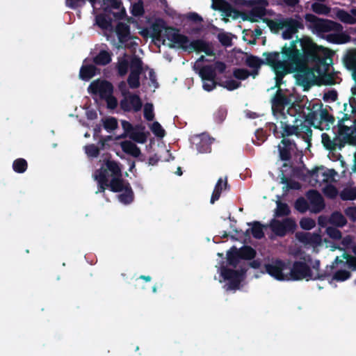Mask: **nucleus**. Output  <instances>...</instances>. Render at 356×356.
I'll use <instances>...</instances> for the list:
<instances>
[{
    "label": "nucleus",
    "mask_w": 356,
    "mask_h": 356,
    "mask_svg": "<svg viewBox=\"0 0 356 356\" xmlns=\"http://www.w3.org/2000/svg\"><path fill=\"white\" fill-rule=\"evenodd\" d=\"M317 54V44L308 36L302 37L301 47L297 53L300 66L295 72L297 83L302 86L305 90L314 84V70L308 67L307 65L311 63L314 67L316 65Z\"/></svg>",
    "instance_id": "1"
},
{
    "label": "nucleus",
    "mask_w": 356,
    "mask_h": 356,
    "mask_svg": "<svg viewBox=\"0 0 356 356\" xmlns=\"http://www.w3.org/2000/svg\"><path fill=\"white\" fill-rule=\"evenodd\" d=\"M307 26L312 32L321 35L324 33L334 31L336 33L327 34L323 36L327 42L341 44L349 42L351 40L350 36L343 33V26L341 24L330 19H321L314 14L307 13L305 15Z\"/></svg>",
    "instance_id": "2"
},
{
    "label": "nucleus",
    "mask_w": 356,
    "mask_h": 356,
    "mask_svg": "<svg viewBox=\"0 0 356 356\" xmlns=\"http://www.w3.org/2000/svg\"><path fill=\"white\" fill-rule=\"evenodd\" d=\"M300 47L301 38L297 36L295 40L286 43L280 51L264 52L263 65L270 66L275 71L280 69V67H285L299 63L297 53Z\"/></svg>",
    "instance_id": "3"
},
{
    "label": "nucleus",
    "mask_w": 356,
    "mask_h": 356,
    "mask_svg": "<svg viewBox=\"0 0 356 356\" xmlns=\"http://www.w3.org/2000/svg\"><path fill=\"white\" fill-rule=\"evenodd\" d=\"M317 62L314 70L321 77L324 85H334V76L329 73L330 67L332 65L333 51L322 45L317 44Z\"/></svg>",
    "instance_id": "4"
},
{
    "label": "nucleus",
    "mask_w": 356,
    "mask_h": 356,
    "mask_svg": "<svg viewBox=\"0 0 356 356\" xmlns=\"http://www.w3.org/2000/svg\"><path fill=\"white\" fill-rule=\"evenodd\" d=\"M307 109L309 113L305 115V121L314 128L322 130L325 127L329 129L335 122L334 116L329 113L327 108H323L321 102H309Z\"/></svg>",
    "instance_id": "5"
},
{
    "label": "nucleus",
    "mask_w": 356,
    "mask_h": 356,
    "mask_svg": "<svg viewBox=\"0 0 356 356\" xmlns=\"http://www.w3.org/2000/svg\"><path fill=\"white\" fill-rule=\"evenodd\" d=\"M274 115L277 122L280 124L282 137H289L298 132L300 119L296 108L290 107L286 110L281 109Z\"/></svg>",
    "instance_id": "6"
},
{
    "label": "nucleus",
    "mask_w": 356,
    "mask_h": 356,
    "mask_svg": "<svg viewBox=\"0 0 356 356\" xmlns=\"http://www.w3.org/2000/svg\"><path fill=\"white\" fill-rule=\"evenodd\" d=\"M311 262L312 258L309 255L305 257L304 261H295L290 270V279L294 281L312 279L313 273L307 264Z\"/></svg>",
    "instance_id": "7"
},
{
    "label": "nucleus",
    "mask_w": 356,
    "mask_h": 356,
    "mask_svg": "<svg viewBox=\"0 0 356 356\" xmlns=\"http://www.w3.org/2000/svg\"><path fill=\"white\" fill-rule=\"evenodd\" d=\"M349 120L348 113H345L343 117L338 122L337 135L340 136L342 140L346 141V144L348 143L356 146V120L353 121L350 126L345 125L343 122Z\"/></svg>",
    "instance_id": "8"
},
{
    "label": "nucleus",
    "mask_w": 356,
    "mask_h": 356,
    "mask_svg": "<svg viewBox=\"0 0 356 356\" xmlns=\"http://www.w3.org/2000/svg\"><path fill=\"white\" fill-rule=\"evenodd\" d=\"M264 268L265 271L275 279L280 281L287 280V275L283 271L289 267L284 261L280 259H273L271 262L265 264Z\"/></svg>",
    "instance_id": "9"
},
{
    "label": "nucleus",
    "mask_w": 356,
    "mask_h": 356,
    "mask_svg": "<svg viewBox=\"0 0 356 356\" xmlns=\"http://www.w3.org/2000/svg\"><path fill=\"white\" fill-rule=\"evenodd\" d=\"M245 270H234L225 266L221 268L220 275L224 280L229 281L228 288L232 290H236L239 288L242 282Z\"/></svg>",
    "instance_id": "10"
},
{
    "label": "nucleus",
    "mask_w": 356,
    "mask_h": 356,
    "mask_svg": "<svg viewBox=\"0 0 356 356\" xmlns=\"http://www.w3.org/2000/svg\"><path fill=\"white\" fill-rule=\"evenodd\" d=\"M120 107L124 112L137 113L141 110L143 102L138 95L131 92L120 100Z\"/></svg>",
    "instance_id": "11"
},
{
    "label": "nucleus",
    "mask_w": 356,
    "mask_h": 356,
    "mask_svg": "<svg viewBox=\"0 0 356 356\" xmlns=\"http://www.w3.org/2000/svg\"><path fill=\"white\" fill-rule=\"evenodd\" d=\"M272 232L278 236L283 237L288 232H293L296 227L295 221L291 218H285L282 221L273 219L270 222Z\"/></svg>",
    "instance_id": "12"
},
{
    "label": "nucleus",
    "mask_w": 356,
    "mask_h": 356,
    "mask_svg": "<svg viewBox=\"0 0 356 356\" xmlns=\"http://www.w3.org/2000/svg\"><path fill=\"white\" fill-rule=\"evenodd\" d=\"M88 91L91 94L98 95L103 99L113 94V86L106 80H97L89 85Z\"/></svg>",
    "instance_id": "13"
},
{
    "label": "nucleus",
    "mask_w": 356,
    "mask_h": 356,
    "mask_svg": "<svg viewBox=\"0 0 356 356\" xmlns=\"http://www.w3.org/2000/svg\"><path fill=\"white\" fill-rule=\"evenodd\" d=\"M250 4L252 6L247 17L243 19H248L251 22H257L259 19H261L266 14L265 6L267 5L266 0H250Z\"/></svg>",
    "instance_id": "14"
},
{
    "label": "nucleus",
    "mask_w": 356,
    "mask_h": 356,
    "mask_svg": "<svg viewBox=\"0 0 356 356\" xmlns=\"http://www.w3.org/2000/svg\"><path fill=\"white\" fill-rule=\"evenodd\" d=\"M96 175L103 174L106 176V179H108L109 177L111 178L118 176L122 177V170L120 167L119 163L110 159H106L104 161V163L102 166L97 170L95 172Z\"/></svg>",
    "instance_id": "15"
},
{
    "label": "nucleus",
    "mask_w": 356,
    "mask_h": 356,
    "mask_svg": "<svg viewBox=\"0 0 356 356\" xmlns=\"http://www.w3.org/2000/svg\"><path fill=\"white\" fill-rule=\"evenodd\" d=\"M321 143L324 148L330 152L341 150L346 145V141L342 140L337 134L331 137L327 133L321 134Z\"/></svg>",
    "instance_id": "16"
},
{
    "label": "nucleus",
    "mask_w": 356,
    "mask_h": 356,
    "mask_svg": "<svg viewBox=\"0 0 356 356\" xmlns=\"http://www.w3.org/2000/svg\"><path fill=\"white\" fill-rule=\"evenodd\" d=\"M179 32V30L178 29L168 26L166 29L165 37L170 42L177 44L178 47L184 49H187L189 39L186 35L181 34Z\"/></svg>",
    "instance_id": "17"
},
{
    "label": "nucleus",
    "mask_w": 356,
    "mask_h": 356,
    "mask_svg": "<svg viewBox=\"0 0 356 356\" xmlns=\"http://www.w3.org/2000/svg\"><path fill=\"white\" fill-rule=\"evenodd\" d=\"M280 144L277 146L280 158L283 161H289L291 159V152L296 148V144L287 137H282Z\"/></svg>",
    "instance_id": "18"
},
{
    "label": "nucleus",
    "mask_w": 356,
    "mask_h": 356,
    "mask_svg": "<svg viewBox=\"0 0 356 356\" xmlns=\"http://www.w3.org/2000/svg\"><path fill=\"white\" fill-rule=\"evenodd\" d=\"M187 50L189 52H204L207 56H214L215 53L209 42L202 39H197L188 43Z\"/></svg>",
    "instance_id": "19"
},
{
    "label": "nucleus",
    "mask_w": 356,
    "mask_h": 356,
    "mask_svg": "<svg viewBox=\"0 0 356 356\" xmlns=\"http://www.w3.org/2000/svg\"><path fill=\"white\" fill-rule=\"evenodd\" d=\"M284 25L285 30L282 32V38L284 40L292 38L293 35L298 31V29H304V25L301 21L292 17H286Z\"/></svg>",
    "instance_id": "20"
},
{
    "label": "nucleus",
    "mask_w": 356,
    "mask_h": 356,
    "mask_svg": "<svg viewBox=\"0 0 356 356\" xmlns=\"http://www.w3.org/2000/svg\"><path fill=\"white\" fill-rule=\"evenodd\" d=\"M291 98L286 95H284L282 89L277 90L272 99L273 115H276L281 109H285L284 106L291 104Z\"/></svg>",
    "instance_id": "21"
},
{
    "label": "nucleus",
    "mask_w": 356,
    "mask_h": 356,
    "mask_svg": "<svg viewBox=\"0 0 356 356\" xmlns=\"http://www.w3.org/2000/svg\"><path fill=\"white\" fill-rule=\"evenodd\" d=\"M307 197L312 205L313 212L319 213L325 208L324 199L318 191L309 190L307 193Z\"/></svg>",
    "instance_id": "22"
},
{
    "label": "nucleus",
    "mask_w": 356,
    "mask_h": 356,
    "mask_svg": "<svg viewBox=\"0 0 356 356\" xmlns=\"http://www.w3.org/2000/svg\"><path fill=\"white\" fill-rule=\"evenodd\" d=\"M299 63H296L295 65H292L288 67H280L281 68L277 70L273 71L275 74V88H277V90L282 89L281 85L284 83L283 79L284 77L289 74L294 73L295 70L298 69L299 67Z\"/></svg>",
    "instance_id": "23"
},
{
    "label": "nucleus",
    "mask_w": 356,
    "mask_h": 356,
    "mask_svg": "<svg viewBox=\"0 0 356 356\" xmlns=\"http://www.w3.org/2000/svg\"><path fill=\"white\" fill-rule=\"evenodd\" d=\"M115 33L120 43L124 44L132 38L130 26L124 22H118L116 25Z\"/></svg>",
    "instance_id": "24"
},
{
    "label": "nucleus",
    "mask_w": 356,
    "mask_h": 356,
    "mask_svg": "<svg viewBox=\"0 0 356 356\" xmlns=\"http://www.w3.org/2000/svg\"><path fill=\"white\" fill-rule=\"evenodd\" d=\"M229 188L230 186L227 182V177H225L224 180L221 177L219 178L215 185L211 197V204H214L216 201L219 200L223 189L229 190Z\"/></svg>",
    "instance_id": "25"
},
{
    "label": "nucleus",
    "mask_w": 356,
    "mask_h": 356,
    "mask_svg": "<svg viewBox=\"0 0 356 356\" xmlns=\"http://www.w3.org/2000/svg\"><path fill=\"white\" fill-rule=\"evenodd\" d=\"M343 62L347 69L352 71L353 79L356 82V49H352L347 51Z\"/></svg>",
    "instance_id": "26"
},
{
    "label": "nucleus",
    "mask_w": 356,
    "mask_h": 356,
    "mask_svg": "<svg viewBox=\"0 0 356 356\" xmlns=\"http://www.w3.org/2000/svg\"><path fill=\"white\" fill-rule=\"evenodd\" d=\"M198 142L195 144L196 149L200 153H208L211 150V138L207 134H201L196 137Z\"/></svg>",
    "instance_id": "27"
},
{
    "label": "nucleus",
    "mask_w": 356,
    "mask_h": 356,
    "mask_svg": "<svg viewBox=\"0 0 356 356\" xmlns=\"http://www.w3.org/2000/svg\"><path fill=\"white\" fill-rule=\"evenodd\" d=\"M168 26H166L165 22L163 19H157L152 25V34L151 38L157 41H161V33L163 30L166 32V29Z\"/></svg>",
    "instance_id": "28"
},
{
    "label": "nucleus",
    "mask_w": 356,
    "mask_h": 356,
    "mask_svg": "<svg viewBox=\"0 0 356 356\" xmlns=\"http://www.w3.org/2000/svg\"><path fill=\"white\" fill-rule=\"evenodd\" d=\"M112 60V53L106 50H100L92 58V62L96 65L105 66Z\"/></svg>",
    "instance_id": "29"
},
{
    "label": "nucleus",
    "mask_w": 356,
    "mask_h": 356,
    "mask_svg": "<svg viewBox=\"0 0 356 356\" xmlns=\"http://www.w3.org/2000/svg\"><path fill=\"white\" fill-rule=\"evenodd\" d=\"M122 151L134 157H138L141 154L140 148L130 140H124L120 143Z\"/></svg>",
    "instance_id": "30"
},
{
    "label": "nucleus",
    "mask_w": 356,
    "mask_h": 356,
    "mask_svg": "<svg viewBox=\"0 0 356 356\" xmlns=\"http://www.w3.org/2000/svg\"><path fill=\"white\" fill-rule=\"evenodd\" d=\"M97 70V68L94 65H83L80 68L79 77L81 80L89 81L96 74Z\"/></svg>",
    "instance_id": "31"
},
{
    "label": "nucleus",
    "mask_w": 356,
    "mask_h": 356,
    "mask_svg": "<svg viewBox=\"0 0 356 356\" xmlns=\"http://www.w3.org/2000/svg\"><path fill=\"white\" fill-rule=\"evenodd\" d=\"M199 75L203 81H213L216 80V72L212 65H207L199 70Z\"/></svg>",
    "instance_id": "32"
},
{
    "label": "nucleus",
    "mask_w": 356,
    "mask_h": 356,
    "mask_svg": "<svg viewBox=\"0 0 356 356\" xmlns=\"http://www.w3.org/2000/svg\"><path fill=\"white\" fill-rule=\"evenodd\" d=\"M127 181L124 180L122 177H114L108 181L109 188L112 192H122L127 187Z\"/></svg>",
    "instance_id": "33"
},
{
    "label": "nucleus",
    "mask_w": 356,
    "mask_h": 356,
    "mask_svg": "<svg viewBox=\"0 0 356 356\" xmlns=\"http://www.w3.org/2000/svg\"><path fill=\"white\" fill-rule=\"evenodd\" d=\"M271 31L277 33L280 30L284 29L286 18L270 19L268 18L263 19Z\"/></svg>",
    "instance_id": "34"
},
{
    "label": "nucleus",
    "mask_w": 356,
    "mask_h": 356,
    "mask_svg": "<svg viewBox=\"0 0 356 356\" xmlns=\"http://www.w3.org/2000/svg\"><path fill=\"white\" fill-rule=\"evenodd\" d=\"M122 127L124 130V133L122 134L120 136H118L115 137L116 140H120L122 138H125L127 137H129V134H132L135 129H143L144 127L136 125V127H134L127 120H122L121 121Z\"/></svg>",
    "instance_id": "35"
},
{
    "label": "nucleus",
    "mask_w": 356,
    "mask_h": 356,
    "mask_svg": "<svg viewBox=\"0 0 356 356\" xmlns=\"http://www.w3.org/2000/svg\"><path fill=\"white\" fill-rule=\"evenodd\" d=\"M248 225H251L252 227L250 229H248L246 233H248L250 231L252 236L256 239H261L264 237V232L263 230L264 225H263L260 222L254 221L251 223H248Z\"/></svg>",
    "instance_id": "36"
},
{
    "label": "nucleus",
    "mask_w": 356,
    "mask_h": 356,
    "mask_svg": "<svg viewBox=\"0 0 356 356\" xmlns=\"http://www.w3.org/2000/svg\"><path fill=\"white\" fill-rule=\"evenodd\" d=\"M122 192L118 195V199L122 203L128 204L133 202L134 194L129 183H127V187Z\"/></svg>",
    "instance_id": "37"
},
{
    "label": "nucleus",
    "mask_w": 356,
    "mask_h": 356,
    "mask_svg": "<svg viewBox=\"0 0 356 356\" xmlns=\"http://www.w3.org/2000/svg\"><path fill=\"white\" fill-rule=\"evenodd\" d=\"M211 8L215 10H219L225 14L227 12L230 14L233 10L232 6L225 0H213Z\"/></svg>",
    "instance_id": "38"
},
{
    "label": "nucleus",
    "mask_w": 356,
    "mask_h": 356,
    "mask_svg": "<svg viewBox=\"0 0 356 356\" xmlns=\"http://www.w3.org/2000/svg\"><path fill=\"white\" fill-rule=\"evenodd\" d=\"M329 222L338 227H343L347 224L346 218L340 211H334L330 217Z\"/></svg>",
    "instance_id": "39"
},
{
    "label": "nucleus",
    "mask_w": 356,
    "mask_h": 356,
    "mask_svg": "<svg viewBox=\"0 0 356 356\" xmlns=\"http://www.w3.org/2000/svg\"><path fill=\"white\" fill-rule=\"evenodd\" d=\"M227 256L228 264L234 268H236L238 266L240 259H241L238 249L234 246L227 252Z\"/></svg>",
    "instance_id": "40"
},
{
    "label": "nucleus",
    "mask_w": 356,
    "mask_h": 356,
    "mask_svg": "<svg viewBox=\"0 0 356 356\" xmlns=\"http://www.w3.org/2000/svg\"><path fill=\"white\" fill-rule=\"evenodd\" d=\"M241 259L251 260L253 259L257 254L256 250L249 245H244L238 249Z\"/></svg>",
    "instance_id": "41"
},
{
    "label": "nucleus",
    "mask_w": 356,
    "mask_h": 356,
    "mask_svg": "<svg viewBox=\"0 0 356 356\" xmlns=\"http://www.w3.org/2000/svg\"><path fill=\"white\" fill-rule=\"evenodd\" d=\"M337 18L343 23L348 24H354L356 23V18L348 12L344 10H339L337 13Z\"/></svg>",
    "instance_id": "42"
},
{
    "label": "nucleus",
    "mask_w": 356,
    "mask_h": 356,
    "mask_svg": "<svg viewBox=\"0 0 356 356\" xmlns=\"http://www.w3.org/2000/svg\"><path fill=\"white\" fill-rule=\"evenodd\" d=\"M143 63L140 58L137 56H132L129 63L130 72L141 74L143 70Z\"/></svg>",
    "instance_id": "43"
},
{
    "label": "nucleus",
    "mask_w": 356,
    "mask_h": 356,
    "mask_svg": "<svg viewBox=\"0 0 356 356\" xmlns=\"http://www.w3.org/2000/svg\"><path fill=\"white\" fill-rule=\"evenodd\" d=\"M129 67V63L125 57L118 58L116 69L120 76H125L128 72Z\"/></svg>",
    "instance_id": "44"
},
{
    "label": "nucleus",
    "mask_w": 356,
    "mask_h": 356,
    "mask_svg": "<svg viewBox=\"0 0 356 356\" xmlns=\"http://www.w3.org/2000/svg\"><path fill=\"white\" fill-rule=\"evenodd\" d=\"M28 168L27 161L22 158L15 159L13 163V169L17 173H24Z\"/></svg>",
    "instance_id": "45"
},
{
    "label": "nucleus",
    "mask_w": 356,
    "mask_h": 356,
    "mask_svg": "<svg viewBox=\"0 0 356 356\" xmlns=\"http://www.w3.org/2000/svg\"><path fill=\"white\" fill-rule=\"evenodd\" d=\"M97 24L102 29H108L112 26V19L105 15H99L96 17Z\"/></svg>",
    "instance_id": "46"
},
{
    "label": "nucleus",
    "mask_w": 356,
    "mask_h": 356,
    "mask_svg": "<svg viewBox=\"0 0 356 356\" xmlns=\"http://www.w3.org/2000/svg\"><path fill=\"white\" fill-rule=\"evenodd\" d=\"M95 179L98 183V191L97 193H104L106 188H109L108 179L106 178V176L103 174L96 175L95 174Z\"/></svg>",
    "instance_id": "47"
},
{
    "label": "nucleus",
    "mask_w": 356,
    "mask_h": 356,
    "mask_svg": "<svg viewBox=\"0 0 356 356\" xmlns=\"http://www.w3.org/2000/svg\"><path fill=\"white\" fill-rule=\"evenodd\" d=\"M245 64L253 69H260L263 65V59L254 55H250L245 60Z\"/></svg>",
    "instance_id": "48"
},
{
    "label": "nucleus",
    "mask_w": 356,
    "mask_h": 356,
    "mask_svg": "<svg viewBox=\"0 0 356 356\" xmlns=\"http://www.w3.org/2000/svg\"><path fill=\"white\" fill-rule=\"evenodd\" d=\"M140 74L130 72L127 78V83L131 89H136L140 87Z\"/></svg>",
    "instance_id": "49"
},
{
    "label": "nucleus",
    "mask_w": 356,
    "mask_h": 356,
    "mask_svg": "<svg viewBox=\"0 0 356 356\" xmlns=\"http://www.w3.org/2000/svg\"><path fill=\"white\" fill-rule=\"evenodd\" d=\"M102 5L104 6V9L106 13H111V8L119 9L122 6L120 0H102Z\"/></svg>",
    "instance_id": "50"
},
{
    "label": "nucleus",
    "mask_w": 356,
    "mask_h": 356,
    "mask_svg": "<svg viewBox=\"0 0 356 356\" xmlns=\"http://www.w3.org/2000/svg\"><path fill=\"white\" fill-rule=\"evenodd\" d=\"M340 197L343 200H356V188H346L340 194Z\"/></svg>",
    "instance_id": "51"
},
{
    "label": "nucleus",
    "mask_w": 356,
    "mask_h": 356,
    "mask_svg": "<svg viewBox=\"0 0 356 356\" xmlns=\"http://www.w3.org/2000/svg\"><path fill=\"white\" fill-rule=\"evenodd\" d=\"M131 13L134 17H141L145 13L144 5L142 0H139L132 5Z\"/></svg>",
    "instance_id": "52"
},
{
    "label": "nucleus",
    "mask_w": 356,
    "mask_h": 356,
    "mask_svg": "<svg viewBox=\"0 0 356 356\" xmlns=\"http://www.w3.org/2000/svg\"><path fill=\"white\" fill-rule=\"evenodd\" d=\"M291 213V210L289 207L286 203H282L279 202L277 203V210L275 212V216L277 217L286 216H289Z\"/></svg>",
    "instance_id": "53"
},
{
    "label": "nucleus",
    "mask_w": 356,
    "mask_h": 356,
    "mask_svg": "<svg viewBox=\"0 0 356 356\" xmlns=\"http://www.w3.org/2000/svg\"><path fill=\"white\" fill-rule=\"evenodd\" d=\"M282 184H286L287 189L298 190L300 188V184L295 180L286 177L284 175L281 177Z\"/></svg>",
    "instance_id": "54"
},
{
    "label": "nucleus",
    "mask_w": 356,
    "mask_h": 356,
    "mask_svg": "<svg viewBox=\"0 0 356 356\" xmlns=\"http://www.w3.org/2000/svg\"><path fill=\"white\" fill-rule=\"evenodd\" d=\"M233 76L238 80H245L250 76V72L244 68H235L233 70Z\"/></svg>",
    "instance_id": "55"
},
{
    "label": "nucleus",
    "mask_w": 356,
    "mask_h": 356,
    "mask_svg": "<svg viewBox=\"0 0 356 356\" xmlns=\"http://www.w3.org/2000/svg\"><path fill=\"white\" fill-rule=\"evenodd\" d=\"M118 120L113 117L107 118L104 120V128L108 132L115 130L118 128Z\"/></svg>",
    "instance_id": "56"
},
{
    "label": "nucleus",
    "mask_w": 356,
    "mask_h": 356,
    "mask_svg": "<svg viewBox=\"0 0 356 356\" xmlns=\"http://www.w3.org/2000/svg\"><path fill=\"white\" fill-rule=\"evenodd\" d=\"M295 209L300 213L306 212L309 209V205L307 200L302 197H298L294 204Z\"/></svg>",
    "instance_id": "57"
},
{
    "label": "nucleus",
    "mask_w": 356,
    "mask_h": 356,
    "mask_svg": "<svg viewBox=\"0 0 356 356\" xmlns=\"http://www.w3.org/2000/svg\"><path fill=\"white\" fill-rule=\"evenodd\" d=\"M310 126V124L309 126L306 125L302 120H300V122H298V132L293 135L299 137L302 133H305L307 136H312V131Z\"/></svg>",
    "instance_id": "58"
},
{
    "label": "nucleus",
    "mask_w": 356,
    "mask_h": 356,
    "mask_svg": "<svg viewBox=\"0 0 356 356\" xmlns=\"http://www.w3.org/2000/svg\"><path fill=\"white\" fill-rule=\"evenodd\" d=\"M144 118L147 121H152L154 118V106L152 103H146L143 109Z\"/></svg>",
    "instance_id": "59"
},
{
    "label": "nucleus",
    "mask_w": 356,
    "mask_h": 356,
    "mask_svg": "<svg viewBox=\"0 0 356 356\" xmlns=\"http://www.w3.org/2000/svg\"><path fill=\"white\" fill-rule=\"evenodd\" d=\"M135 129L134 131L129 134V138L135 142L139 143H145L147 141V135L143 131H138Z\"/></svg>",
    "instance_id": "60"
},
{
    "label": "nucleus",
    "mask_w": 356,
    "mask_h": 356,
    "mask_svg": "<svg viewBox=\"0 0 356 356\" xmlns=\"http://www.w3.org/2000/svg\"><path fill=\"white\" fill-rule=\"evenodd\" d=\"M312 9L315 13L318 15L327 14L330 11L329 7L318 2L312 3Z\"/></svg>",
    "instance_id": "61"
},
{
    "label": "nucleus",
    "mask_w": 356,
    "mask_h": 356,
    "mask_svg": "<svg viewBox=\"0 0 356 356\" xmlns=\"http://www.w3.org/2000/svg\"><path fill=\"white\" fill-rule=\"evenodd\" d=\"M218 85L225 88L229 91H232L238 88L241 86V83L234 79H230L227 80L223 83H220Z\"/></svg>",
    "instance_id": "62"
},
{
    "label": "nucleus",
    "mask_w": 356,
    "mask_h": 356,
    "mask_svg": "<svg viewBox=\"0 0 356 356\" xmlns=\"http://www.w3.org/2000/svg\"><path fill=\"white\" fill-rule=\"evenodd\" d=\"M217 38L220 44L225 47H231L232 45V40L230 35L227 33H220L217 35Z\"/></svg>",
    "instance_id": "63"
},
{
    "label": "nucleus",
    "mask_w": 356,
    "mask_h": 356,
    "mask_svg": "<svg viewBox=\"0 0 356 356\" xmlns=\"http://www.w3.org/2000/svg\"><path fill=\"white\" fill-rule=\"evenodd\" d=\"M150 129L153 134L158 138H162L165 135V131L158 122H154Z\"/></svg>",
    "instance_id": "64"
}]
</instances>
